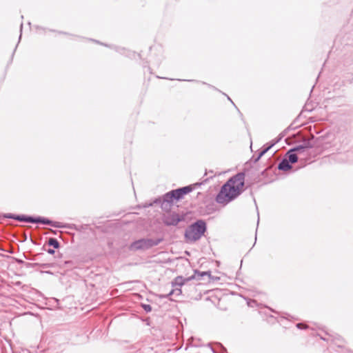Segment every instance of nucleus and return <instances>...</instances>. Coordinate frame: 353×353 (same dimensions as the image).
Wrapping results in <instances>:
<instances>
[{
  "instance_id": "f257e3e1",
  "label": "nucleus",
  "mask_w": 353,
  "mask_h": 353,
  "mask_svg": "<svg viewBox=\"0 0 353 353\" xmlns=\"http://www.w3.org/2000/svg\"><path fill=\"white\" fill-rule=\"evenodd\" d=\"M245 184V174L239 172L231 177L221 188L216 195L218 203L226 204L241 194Z\"/></svg>"
},
{
  "instance_id": "f03ea898",
  "label": "nucleus",
  "mask_w": 353,
  "mask_h": 353,
  "mask_svg": "<svg viewBox=\"0 0 353 353\" xmlns=\"http://www.w3.org/2000/svg\"><path fill=\"white\" fill-rule=\"evenodd\" d=\"M311 138L309 139H304L303 143L294 147L290 150L288 152V159H287L290 163H294L298 161V155L301 156L302 154L306 152L308 154V150L312 147L319 146L314 141V137L313 134H310Z\"/></svg>"
},
{
  "instance_id": "7ed1b4c3",
  "label": "nucleus",
  "mask_w": 353,
  "mask_h": 353,
  "mask_svg": "<svg viewBox=\"0 0 353 353\" xmlns=\"http://www.w3.org/2000/svg\"><path fill=\"white\" fill-rule=\"evenodd\" d=\"M206 223L199 219L194 223L189 225L185 231V238L187 242H195L201 238L206 231Z\"/></svg>"
},
{
  "instance_id": "20e7f679",
  "label": "nucleus",
  "mask_w": 353,
  "mask_h": 353,
  "mask_svg": "<svg viewBox=\"0 0 353 353\" xmlns=\"http://www.w3.org/2000/svg\"><path fill=\"white\" fill-rule=\"evenodd\" d=\"M4 217L8 219H15L19 221H24L28 223H43L46 225H51L56 228H63L64 225L62 223L58 221H53L48 219L38 216V217H32L26 215H15L13 214H7L4 215Z\"/></svg>"
},
{
  "instance_id": "39448f33",
  "label": "nucleus",
  "mask_w": 353,
  "mask_h": 353,
  "mask_svg": "<svg viewBox=\"0 0 353 353\" xmlns=\"http://www.w3.org/2000/svg\"><path fill=\"white\" fill-rule=\"evenodd\" d=\"M163 241L162 239H142L134 241L132 248L135 250H145L159 245Z\"/></svg>"
},
{
  "instance_id": "423d86ee",
  "label": "nucleus",
  "mask_w": 353,
  "mask_h": 353,
  "mask_svg": "<svg viewBox=\"0 0 353 353\" xmlns=\"http://www.w3.org/2000/svg\"><path fill=\"white\" fill-rule=\"evenodd\" d=\"M174 200H176V196L173 190H171L165 194L162 199L161 198L157 199L154 203H161V207L163 210L169 211Z\"/></svg>"
},
{
  "instance_id": "0eeeda50",
  "label": "nucleus",
  "mask_w": 353,
  "mask_h": 353,
  "mask_svg": "<svg viewBox=\"0 0 353 353\" xmlns=\"http://www.w3.org/2000/svg\"><path fill=\"white\" fill-rule=\"evenodd\" d=\"M183 220V217L176 212L163 214L162 221L165 225L176 226L180 221Z\"/></svg>"
},
{
  "instance_id": "6e6552de",
  "label": "nucleus",
  "mask_w": 353,
  "mask_h": 353,
  "mask_svg": "<svg viewBox=\"0 0 353 353\" xmlns=\"http://www.w3.org/2000/svg\"><path fill=\"white\" fill-rule=\"evenodd\" d=\"M277 141H278L272 140L270 143L264 145L261 150L259 151L257 156H252V157L251 158V161H252L254 163L257 162L263 154H265L272 147H273L275 145V143Z\"/></svg>"
},
{
  "instance_id": "1a4fd4ad",
  "label": "nucleus",
  "mask_w": 353,
  "mask_h": 353,
  "mask_svg": "<svg viewBox=\"0 0 353 353\" xmlns=\"http://www.w3.org/2000/svg\"><path fill=\"white\" fill-rule=\"evenodd\" d=\"M194 189L193 185H188L176 190H173V192L176 196V200L179 201L181 199L185 194H187L192 192Z\"/></svg>"
},
{
  "instance_id": "9d476101",
  "label": "nucleus",
  "mask_w": 353,
  "mask_h": 353,
  "mask_svg": "<svg viewBox=\"0 0 353 353\" xmlns=\"http://www.w3.org/2000/svg\"><path fill=\"white\" fill-rule=\"evenodd\" d=\"M195 277V276H192L188 278H183V276H176L173 281H172V287H181L185 283V282L189 281L192 279H193Z\"/></svg>"
},
{
  "instance_id": "9b49d317",
  "label": "nucleus",
  "mask_w": 353,
  "mask_h": 353,
  "mask_svg": "<svg viewBox=\"0 0 353 353\" xmlns=\"http://www.w3.org/2000/svg\"><path fill=\"white\" fill-rule=\"evenodd\" d=\"M291 168H292V166L290 165V163L286 159H283L279 163V165H278L279 170H282V171H287V170L291 169Z\"/></svg>"
},
{
  "instance_id": "f8f14e48",
  "label": "nucleus",
  "mask_w": 353,
  "mask_h": 353,
  "mask_svg": "<svg viewBox=\"0 0 353 353\" xmlns=\"http://www.w3.org/2000/svg\"><path fill=\"white\" fill-rule=\"evenodd\" d=\"M181 294V290L180 288L172 289L168 294L162 296L163 298H169L172 294H176L177 296Z\"/></svg>"
},
{
  "instance_id": "ddd939ff",
  "label": "nucleus",
  "mask_w": 353,
  "mask_h": 353,
  "mask_svg": "<svg viewBox=\"0 0 353 353\" xmlns=\"http://www.w3.org/2000/svg\"><path fill=\"white\" fill-rule=\"evenodd\" d=\"M48 244L50 246H52L55 249L59 248L60 246L59 241L54 238H50L48 240Z\"/></svg>"
},
{
  "instance_id": "4468645a",
  "label": "nucleus",
  "mask_w": 353,
  "mask_h": 353,
  "mask_svg": "<svg viewBox=\"0 0 353 353\" xmlns=\"http://www.w3.org/2000/svg\"><path fill=\"white\" fill-rule=\"evenodd\" d=\"M34 264H35V267H37V266H39V267H41V268H50V267H52V265L50 264V263H34Z\"/></svg>"
},
{
  "instance_id": "2eb2a0df",
  "label": "nucleus",
  "mask_w": 353,
  "mask_h": 353,
  "mask_svg": "<svg viewBox=\"0 0 353 353\" xmlns=\"http://www.w3.org/2000/svg\"><path fill=\"white\" fill-rule=\"evenodd\" d=\"M142 307L143 308V310L146 312H150L152 311V307L150 305H148V304H143L142 305Z\"/></svg>"
},
{
  "instance_id": "dca6fc26",
  "label": "nucleus",
  "mask_w": 353,
  "mask_h": 353,
  "mask_svg": "<svg viewBox=\"0 0 353 353\" xmlns=\"http://www.w3.org/2000/svg\"><path fill=\"white\" fill-rule=\"evenodd\" d=\"M198 273L199 275L200 276H205V275H208V276H210V272H199L197 271H195V274Z\"/></svg>"
},
{
  "instance_id": "f3484780",
  "label": "nucleus",
  "mask_w": 353,
  "mask_h": 353,
  "mask_svg": "<svg viewBox=\"0 0 353 353\" xmlns=\"http://www.w3.org/2000/svg\"><path fill=\"white\" fill-rule=\"evenodd\" d=\"M296 327L299 329H303V328H307V325H306L303 323H299L296 324Z\"/></svg>"
},
{
  "instance_id": "a211bd4d",
  "label": "nucleus",
  "mask_w": 353,
  "mask_h": 353,
  "mask_svg": "<svg viewBox=\"0 0 353 353\" xmlns=\"http://www.w3.org/2000/svg\"><path fill=\"white\" fill-rule=\"evenodd\" d=\"M26 266L27 268H34L35 267V264H34V263H27L26 264Z\"/></svg>"
},
{
  "instance_id": "6ab92c4d",
  "label": "nucleus",
  "mask_w": 353,
  "mask_h": 353,
  "mask_svg": "<svg viewBox=\"0 0 353 353\" xmlns=\"http://www.w3.org/2000/svg\"><path fill=\"white\" fill-rule=\"evenodd\" d=\"M48 253H49L50 254H54L55 253V251L53 249H48L47 250Z\"/></svg>"
},
{
  "instance_id": "aec40b11",
  "label": "nucleus",
  "mask_w": 353,
  "mask_h": 353,
  "mask_svg": "<svg viewBox=\"0 0 353 353\" xmlns=\"http://www.w3.org/2000/svg\"><path fill=\"white\" fill-rule=\"evenodd\" d=\"M18 263H23V261L22 260H19Z\"/></svg>"
}]
</instances>
